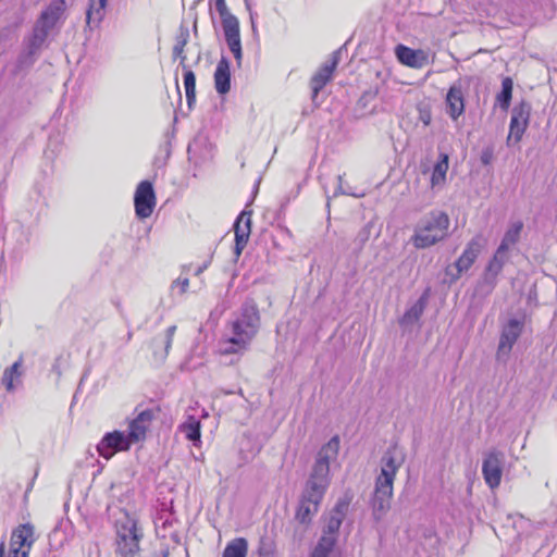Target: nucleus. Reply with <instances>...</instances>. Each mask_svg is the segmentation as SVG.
I'll list each match as a JSON object with an SVG mask.
<instances>
[{"label":"nucleus","mask_w":557,"mask_h":557,"mask_svg":"<svg viewBox=\"0 0 557 557\" xmlns=\"http://www.w3.org/2000/svg\"><path fill=\"white\" fill-rule=\"evenodd\" d=\"M338 450L339 438L334 436L319 451L296 511V519L300 523L311 522L312 517L319 511L320 504L330 484V460L336 458Z\"/></svg>","instance_id":"1"},{"label":"nucleus","mask_w":557,"mask_h":557,"mask_svg":"<svg viewBox=\"0 0 557 557\" xmlns=\"http://www.w3.org/2000/svg\"><path fill=\"white\" fill-rule=\"evenodd\" d=\"M260 312L253 300L243 304L239 314L228 322L231 335L221 342L222 356L243 355L250 348L260 330Z\"/></svg>","instance_id":"2"},{"label":"nucleus","mask_w":557,"mask_h":557,"mask_svg":"<svg viewBox=\"0 0 557 557\" xmlns=\"http://www.w3.org/2000/svg\"><path fill=\"white\" fill-rule=\"evenodd\" d=\"M405 461V455L397 447L391 446L381 459V472L375 479L371 507L375 519H381L391 508L394 481Z\"/></svg>","instance_id":"3"},{"label":"nucleus","mask_w":557,"mask_h":557,"mask_svg":"<svg viewBox=\"0 0 557 557\" xmlns=\"http://www.w3.org/2000/svg\"><path fill=\"white\" fill-rule=\"evenodd\" d=\"M449 225L447 213L440 210L431 211L417 225L411 242L419 249L431 247L447 237Z\"/></svg>","instance_id":"4"},{"label":"nucleus","mask_w":557,"mask_h":557,"mask_svg":"<svg viewBox=\"0 0 557 557\" xmlns=\"http://www.w3.org/2000/svg\"><path fill=\"white\" fill-rule=\"evenodd\" d=\"M144 533L137 519L125 513L124 519L115 522V555L117 557H136L140 553Z\"/></svg>","instance_id":"5"},{"label":"nucleus","mask_w":557,"mask_h":557,"mask_svg":"<svg viewBox=\"0 0 557 557\" xmlns=\"http://www.w3.org/2000/svg\"><path fill=\"white\" fill-rule=\"evenodd\" d=\"M35 541L34 525L22 523L12 530L9 549L0 542V557H28Z\"/></svg>","instance_id":"6"},{"label":"nucleus","mask_w":557,"mask_h":557,"mask_svg":"<svg viewBox=\"0 0 557 557\" xmlns=\"http://www.w3.org/2000/svg\"><path fill=\"white\" fill-rule=\"evenodd\" d=\"M214 8L220 15L225 41L237 61L242 59V40L238 18L231 13L226 0H214Z\"/></svg>","instance_id":"7"},{"label":"nucleus","mask_w":557,"mask_h":557,"mask_svg":"<svg viewBox=\"0 0 557 557\" xmlns=\"http://www.w3.org/2000/svg\"><path fill=\"white\" fill-rule=\"evenodd\" d=\"M531 106L522 100L511 111L507 145H517L522 139L530 122Z\"/></svg>","instance_id":"8"},{"label":"nucleus","mask_w":557,"mask_h":557,"mask_svg":"<svg viewBox=\"0 0 557 557\" xmlns=\"http://www.w3.org/2000/svg\"><path fill=\"white\" fill-rule=\"evenodd\" d=\"M160 412L161 408L159 406L138 412V414L128 422V440H132L134 444L144 442L147 438L152 422Z\"/></svg>","instance_id":"9"},{"label":"nucleus","mask_w":557,"mask_h":557,"mask_svg":"<svg viewBox=\"0 0 557 557\" xmlns=\"http://www.w3.org/2000/svg\"><path fill=\"white\" fill-rule=\"evenodd\" d=\"M157 205V197L151 182L141 181L135 190L134 207L136 216L140 220L149 218Z\"/></svg>","instance_id":"10"},{"label":"nucleus","mask_w":557,"mask_h":557,"mask_svg":"<svg viewBox=\"0 0 557 557\" xmlns=\"http://www.w3.org/2000/svg\"><path fill=\"white\" fill-rule=\"evenodd\" d=\"M134 443L128 440V434L121 431L107 433L97 445L98 454L109 460L119 451H127Z\"/></svg>","instance_id":"11"},{"label":"nucleus","mask_w":557,"mask_h":557,"mask_svg":"<svg viewBox=\"0 0 557 557\" xmlns=\"http://www.w3.org/2000/svg\"><path fill=\"white\" fill-rule=\"evenodd\" d=\"M343 518L330 513L327 519L326 528L323 535L321 536L318 545L313 549L311 557H329L333 552L336 543V534L342 525Z\"/></svg>","instance_id":"12"},{"label":"nucleus","mask_w":557,"mask_h":557,"mask_svg":"<svg viewBox=\"0 0 557 557\" xmlns=\"http://www.w3.org/2000/svg\"><path fill=\"white\" fill-rule=\"evenodd\" d=\"M522 329L523 322L517 319L509 320L503 327L496 354L498 359L509 356L515 343L522 333Z\"/></svg>","instance_id":"13"},{"label":"nucleus","mask_w":557,"mask_h":557,"mask_svg":"<svg viewBox=\"0 0 557 557\" xmlns=\"http://www.w3.org/2000/svg\"><path fill=\"white\" fill-rule=\"evenodd\" d=\"M251 211H242L234 223L235 246L234 255L238 258L247 246L251 234Z\"/></svg>","instance_id":"14"},{"label":"nucleus","mask_w":557,"mask_h":557,"mask_svg":"<svg viewBox=\"0 0 557 557\" xmlns=\"http://www.w3.org/2000/svg\"><path fill=\"white\" fill-rule=\"evenodd\" d=\"M483 247L484 240L481 235L473 237L467 244L463 252L455 262L457 269V274L454 276L455 280L459 278L462 272L468 271L472 267Z\"/></svg>","instance_id":"15"},{"label":"nucleus","mask_w":557,"mask_h":557,"mask_svg":"<svg viewBox=\"0 0 557 557\" xmlns=\"http://www.w3.org/2000/svg\"><path fill=\"white\" fill-rule=\"evenodd\" d=\"M397 60L411 69H422L429 64V53L422 49H412L405 45H398L395 48Z\"/></svg>","instance_id":"16"},{"label":"nucleus","mask_w":557,"mask_h":557,"mask_svg":"<svg viewBox=\"0 0 557 557\" xmlns=\"http://www.w3.org/2000/svg\"><path fill=\"white\" fill-rule=\"evenodd\" d=\"M482 473L485 483L491 488H496L502 482V461L499 455L495 451L490 453L483 461Z\"/></svg>","instance_id":"17"},{"label":"nucleus","mask_w":557,"mask_h":557,"mask_svg":"<svg viewBox=\"0 0 557 557\" xmlns=\"http://www.w3.org/2000/svg\"><path fill=\"white\" fill-rule=\"evenodd\" d=\"M337 66V60L333 59L330 63L323 64L317 73L310 79V87L312 89L313 97L325 87V85L332 79L334 71Z\"/></svg>","instance_id":"18"},{"label":"nucleus","mask_w":557,"mask_h":557,"mask_svg":"<svg viewBox=\"0 0 557 557\" xmlns=\"http://www.w3.org/2000/svg\"><path fill=\"white\" fill-rule=\"evenodd\" d=\"M214 87L218 94L225 95L231 89L230 61L222 57L214 71Z\"/></svg>","instance_id":"19"},{"label":"nucleus","mask_w":557,"mask_h":557,"mask_svg":"<svg viewBox=\"0 0 557 557\" xmlns=\"http://www.w3.org/2000/svg\"><path fill=\"white\" fill-rule=\"evenodd\" d=\"M446 104L448 114L453 120H457L465 111V98L460 85H451L446 95Z\"/></svg>","instance_id":"20"},{"label":"nucleus","mask_w":557,"mask_h":557,"mask_svg":"<svg viewBox=\"0 0 557 557\" xmlns=\"http://www.w3.org/2000/svg\"><path fill=\"white\" fill-rule=\"evenodd\" d=\"M109 0H88L86 10V25L97 28L106 17Z\"/></svg>","instance_id":"21"},{"label":"nucleus","mask_w":557,"mask_h":557,"mask_svg":"<svg viewBox=\"0 0 557 557\" xmlns=\"http://www.w3.org/2000/svg\"><path fill=\"white\" fill-rule=\"evenodd\" d=\"M66 8L65 0H54L48 8L41 12L39 23L45 29L52 28L64 13Z\"/></svg>","instance_id":"22"},{"label":"nucleus","mask_w":557,"mask_h":557,"mask_svg":"<svg viewBox=\"0 0 557 557\" xmlns=\"http://www.w3.org/2000/svg\"><path fill=\"white\" fill-rule=\"evenodd\" d=\"M178 430L185 435L186 440L194 443L196 447L201 444V423L195 416H188L186 420L180 424Z\"/></svg>","instance_id":"23"},{"label":"nucleus","mask_w":557,"mask_h":557,"mask_svg":"<svg viewBox=\"0 0 557 557\" xmlns=\"http://www.w3.org/2000/svg\"><path fill=\"white\" fill-rule=\"evenodd\" d=\"M449 169V157L447 153H441L434 164L431 173L430 184L432 188L441 187L446 182L447 171Z\"/></svg>","instance_id":"24"},{"label":"nucleus","mask_w":557,"mask_h":557,"mask_svg":"<svg viewBox=\"0 0 557 557\" xmlns=\"http://www.w3.org/2000/svg\"><path fill=\"white\" fill-rule=\"evenodd\" d=\"M522 230V221L518 220L512 222L506 231L500 245L498 246V253H507L509 248L519 242Z\"/></svg>","instance_id":"25"},{"label":"nucleus","mask_w":557,"mask_h":557,"mask_svg":"<svg viewBox=\"0 0 557 557\" xmlns=\"http://www.w3.org/2000/svg\"><path fill=\"white\" fill-rule=\"evenodd\" d=\"M247 540L244 537H236L226 544L222 557H247Z\"/></svg>","instance_id":"26"},{"label":"nucleus","mask_w":557,"mask_h":557,"mask_svg":"<svg viewBox=\"0 0 557 557\" xmlns=\"http://www.w3.org/2000/svg\"><path fill=\"white\" fill-rule=\"evenodd\" d=\"M184 88L187 104L191 108L196 102V75L188 66L184 70Z\"/></svg>","instance_id":"27"},{"label":"nucleus","mask_w":557,"mask_h":557,"mask_svg":"<svg viewBox=\"0 0 557 557\" xmlns=\"http://www.w3.org/2000/svg\"><path fill=\"white\" fill-rule=\"evenodd\" d=\"M22 358L15 361L10 368L5 369L2 376V382L8 392H12L14 389V381L18 380L22 375Z\"/></svg>","instance_id":"28"},{"label":"nucleus","mask_w":557,"mask_h":557,"mask_svg":"<svg viewBox=\"0 0 557 557\" xmlns=\"http://www.w3.org/2000/svg\"><path fill=\"white\" fill-rule=\"evenodd\" d=\"M512 88H513V82L510 77H505L502 81V90L496 96V100L499 103L500 108L505 111L508 110L511 98H512Z\"/></svg>","instance_id":"29"},{"label":"nucleus","mask_w":557,"mask_h":557,"mask_svg":"<svg viewBox=\"0 0 557 557\" xmlns=\"http://www.w3.org/2000/svg\"><path fill=\"white\" fill-rule=\"evenodd\" d=\"M425 308L424 298L419 299L410 309H408L401 318L403 323H411L418 321Z\"/></svg>","instance_id":"30"},{"label":"nucleus","mask_w":557,"mask_h":557,"mask_svg":"<svg viewBox=\"0 0 557 557\" xmlns=\"http://www.w3.org/2000/svg\"><path fill=\"white\" fill-rule=\"evenodd\" d=\"M186 45H187V35L181 36L176 39V42L174 44L173 49H172L173 59L180 60V63H181V66L183 67V70H186V66H187L186 65L187 57L184 53Z\"/></svg>","instance_id":"31"},{"label":"nucleus","mask_w":557,"mask_h":557,"mask_svg":"<svg viewBox=\"0 0 557 557\" xmlns=\"http://www.w3.org/2000/svg\"><path fill=\"white\" fill-rule=\"evenodd\" d=\"M352 502V494L347 492L342 498L338 499L331 513L338 516L339 518H345L346 513L349 509V506Z\"/></svg>","instance_id":"32"},{"label":"nucleus","mask_w":557,"mask_h":557,"mask_svg":"<svg viewBox=\"0 0 557 557\" xmlns=\"http://www.w3.org/2000/svg\"><path fill=\"white\" fill-rule=\"evenodd\" d=\"M176 325H171L165 330L164 339L162 341V344L164 345V350L161 354L162 358H165L170 352L176 333Z\"/></svg>","instance_id":"33"},{"label":"nucleus","mask_w":557,"mask_h":557,"mask_svg":"<svg viewBox=\"0 0 557 557\" xmlns=\"http://www.w3.org/2000/svg\"><path fill=\"white\" fill-rule=\"evenodd\" d=\"M505 257H506V253H498V249H497L493 259L488 262L487 271L498 274L503 269Z\"/></svg>","instance_id":"34"},{"label":"nucleus","mask_w":557,"mask_h":557,"mask_svg":"<svg viewBox=\"0 0 557 557\" xmlns=\"http://www.w3.org/2000/svg\"><path fill=\"white\" fill-rule=\"evenodd\" d=\"M172 288H178L180 294H185L189 288V278L188 277H178L173 284Z\"/></svg>","instance_id":"35"},{"label":"nucleus","mask_w":557,"mask_h":557,"mask_svg":"<svg viewBox=\"0 0 557 557\" xmlns=\"http://www.w3.org/2000/svg\"><path fill=\"white\" fill-rule=\"evenodd\" d=\"M491 158H492V152L491 151H484L481 159H482V162L484 164H488Z\"/></svg>","instance_id":"36"},{"label":"nucleus","mask_w":557,"mask_h":557,"mask_svg":"<svg viewBox=\"0 0 557 557\" xmlns=\"http://www.w3.org/2000/svg\"><path fill=\"white\" fill-rule=\"evenodd\" d=\"M258 557H274L270 552H260Z\"/></svg>","instance_id":"37"},{"label":"nucleus","mask_w":557,"mask_h":557,"mask_svg":"<svg viewBox=\"0 0 557 557\" xmlns=\"http://www.w3.org/2000/svg\"><path fill=\"white\" fill-rule=\"evenodd\" d=\"M169 555H170L169 550L165 549V550L162 552L161 557H169Z\"/></svg>","instance_id":"38"},{"label":"nucleus","mask_w":557,"mask_h":557,"mask_svg":"<svg viewBox=\"0 0 557 557\" xmlns=\"http://www.w3.org/2000/svg\"><path fill=\"white\" fill-rule=\"evenodd\" d=\"M202 272V269H198L196 274H200Z\"/></svg>","instance_id":"39"}]
</instances>
